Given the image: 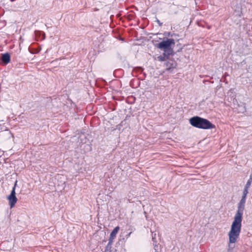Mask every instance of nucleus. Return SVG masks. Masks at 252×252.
I'll list each match as a JSON object with an SVG mask.
<instances>
[{
  "label": "nucleus",
  "mask_w": 252,
  "mask_h": 252,
  "mask_svg": "<svg viewBox=\"0 0 252 252\" xmlns=\"http://www.w3.org/2000/svg\"><path fill=\"white\" fill-rule=\"evenodd\" d=\"M252 182V176H251L245 186L242 198L238 203L237 210L234 216V220L232 223L230 230L228 234L229 244L236 243L240 235L246 197L248 193V189L251 185Z\"/></svg>",
  "instance_id": "f257e3e1"
},
{
  "label": "nucleus",
  "mask_w": 252,
  "mask_h": 252,
  "mask_svg": "<svg viewBox=\"0 0 252 252\" xmlns=\"http://www.w3.org/2000/svg\"><path fill=\"white\" fill-rule=\"evenodd\" d=\"M189 123L193 126L201 129H209L215 127V125L208 120L198 116L191 118Z\"/></svg>",
  "instance_id": "f03ea898"
},
{
  "label": "nucleus",
  "mask_w": 252,
  "mask_h": 252,
  "mask_svg": "<svg viewBox=\"0 0 252 252\" xmlns=\"http://www.w3.org/2000/svg\"><path fill=\"white\" fill-rule=\"evenodd\" d=\"M175 44V41L173 39L167 38L165 40H163L157 44V47L166 52L167 50L171 48L172 45Z\"/></svg>",
  "instance_id": "7ed1b4c3"
},
{
  "label": "nucleus",
  "mask_w": 252,
  "mask_h": 252,
  "mask_svg": "<svg viewBox=\"0 0 252 252\" xmlns=\"http://www.w3.org/2000/svg\"><path fill=\"white\" fill-rule=\"evenodd\" d=\"M17 181H16L10 195L7 197V199L8 200L10 208H12L17 201V198L16 196L15 192V188L17 185Z\"/></svg>",
  "instance_id": "20e7f679"
},
{
  "label": "nucleus",
  "mask_w": 252,
  "mask_h": 252,
  "mask_svg": "<svg viewBox=\"0 0 252 252\" xmlns=\"http://www.w3.org/2000/svg\"><path fill=\"white\" fill-rule=\"evenodd\" d=\"M120 229V227L119 226L116 227L113 231L111 232L110 234V236L109 239V242L107 244V247H108L109 246H111L113 242V240L114 238H115L117 234L118 233L119 230Z\"/></svg>",
  "instance_id": "39448f33"
},
{
  "label": "nucleus",
  "mask_w": 252,
  "mask_h": 252,
  "mask_svg": "<svg viewBox=\"0 0 252 252\" xmlns=\"http://www.w3.org/2000/svg\"><path fill=\"white\" fill-rule=\"evenodd\" d=\"M2 61L5 64L9 63L10 61V56L9 54L5 53L2 55Z\"/></svg>",
  "instance_id": "423d86ee"
},
{
  "label": "nucleus",
  "mask_w": 252,
  "mask_h": 252,
  "mask_svg": "<svg viewBox=\"0 0 252 252\" xmlns=\"http://www.w3.org/2000/svg\"><path fill=\"white\" fill-rule=\"evenodd\" d=\"M168 58V56L166 52H164L162 55L159 56L157 57V59L160 62L165 61Z\"/></svg>",
  "instance_id": "0eeeda50"
},
{
  "label": "nucleus",
  "mask_w": 252,
  "mask_h": 252,
  "mask_svg": "<svg viewBox=\"0 0 252 252\" xmlns=\"http://www.w3.org/2000/svg\"><path fill=\"white\" fill-rule=\"evenodd\" d=\"M131 233V232H130V233L127 235V236H129L130 235Z\"/></svg>",
  "instance_id": "6e6552de"
}]
</instances>
